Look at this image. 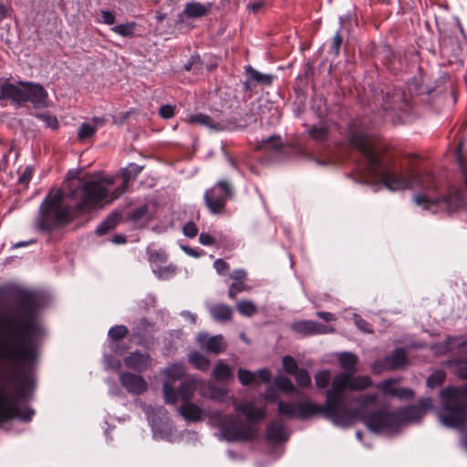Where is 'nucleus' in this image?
I'll use <instances>...</instances> for the list:
<instances>
[{"mask_svg":"<svg viewBox=\"0 0 467 467\" xmlns=\"http://www.w3.org/2000/svg\"><path fill=\"white\" fill-rule=\"evenodd\" d=\"M244 70L246 77L250 78L255 86L270 87L275 78L274 75L261 73L252 66H246Z\"/></svg>","mask_w":467,"mask_h":467,"instance_id":"c85d7f7f","label":"nucleus"},{"mask_svg":"<svg viewBox=\"0 0 467 467\" xmlns=\"http://www.w3.org/2000/svg\"><path fill=\"white\" fill-rule=\"evenodd\" d=\"M330 379V372L329 370H321L315 376V380L317 387L318 389H325L328 386Z\"/></svg>","mask_w":467,"mask_h":467,"instance_id":"603ef678","label":"nucleus"},{"mask_svg":"<svg viewBox=\"0 0 467 467\" xmlns=\"http://www.w3.org/2000/svg\"><path fill=\"white\" fill-rule=\"evenodd\" d=\"M164 374L166 376L162 388L164 400L165 403L173 405L177 402V391L174 382L185 378V368L181 363L171 364L165 369Z\"/></svg>","mask_w":467,"mask_h":467,"instance_id":"9b49d317","label":"nucleus"},{"mask_svg":"<svg viewBox=\"0 0 467 467\" xmlns=\"http://www.w3.org/2000/svg\"><path fill=\"white\" fill-rule=\"evenodd\" d=\"M261 143H262L261 146H264L266 144H268V146H278V147L285 146L281 136L275 135V134L271 135L267 138L262 139Z\"/></svg>","mask_w":467,"mask_h":467,"instance_id":"13d9d810","label":"nucleus"},{"mask_svg":"<svg viewBox=\"0 0 467 467\" xmlns=\"http://www.w3.org/2000/svg\"><path fill=\"white\" fill-rule=\"evenodd\" d=\"M378 395L377 394H363L356 398L355 401L358 404V408L356 410H360V413L358 414H353V419L358 418L359 420L362 419V415L365 413H368V411H366L365 409L369 404H375L378 402Z\"/></svg>","mask_w":467,"mask_h":467,"instance_id":"473e14b6","label":"nucleus"},{"mask_svg":"<svg viewBox=\"0 0 467 467\" xmlns=\"http://www.w3.org/2000/svg\"><path fill=\"white\" fill-rule=\"evenodd\" d=\"M182 232L185 236L193 238L198 234V227L193 222H188L184 224Z\"/></svg>","mask_w":467,"mask_h":467,"instance_id":"052dcab7","label":"nucleus"},{"mask_svg":"<svg viewBox=\"0 0 467 467\" xmlns=\"http://www.w3.org/2000/svg\"><path fill=\"white\" fill-rule=\"evenodd\" d=\"M451 364L455 366V375L461 379H467V358L453 359Z\"/></svg>","mask_w":467,"mask_h":467,"instance_id":"de8ad7c7","label":"nucleus"},{"mask_svg":"<svg viewBox=\"0 0 467 467\" xmlns=\"http://www.w3.org/2000/svg\"><path fill=\"white\" fill-rule=\"evenodd\" d=\"M237 311L244 317H253L257 312L256 306L250 300H241L236 304Z\"/></svg>","mask_w":467,"mask_h":467,"instance_id":"a19ab883","label":"nucleus"},{"mask_svg":"<svg viewBox=\"0 0 467 467\" xmlns=\"http://www.w3.org/2000/svg\"><path fill=\"white\" fill-rule=\"evenodd\" d=\"M135 27H136V23L130 22V23L117 25L112 27V31L121 36L130 37L134 35Z\"/></svg>","mask_w":467,"mask_h":467,"instance_id":"37998d69","label":"nucleus"},{"mask_svg":"<svg viewBox=\"0 0 467 467\" xmlns=\"http://www.w3.org/2000/svg\"><path fill=\"white\" fill-rule=\"evenodd\" d=\"M119 381L129 393L136 395L142 394L148 388L146 380L141 376L131 372H120Z\"/></svg>","mask_w":467,"mask_h":467,"instance_id":"a211bd4d","label":"nucleus"},{"mask_svg":"<svg viewBox=\"0 0 467 467\" xmlns=\"http://www.w3.org/2000/svg\"><path fill=\"white\" fill-rule=\"evenodd\" d=\"M351 373L341 372L332 380L331 388L326 391V403L330 408L339 424L348 425L353 420V414L360 413V410H351L346 405L344 391L350 389Z\"/></svg>","mask_w":467,"mask_h":467,"instance_id":"423d86ee","label":"nucleus"},{"mask_svg":"<svg viewBox=\"0 0 467 467\" xmlns=\"http://www.w3.org/2000/svg\"><path fill=\"white\" fill-rule=\"evenodd\" d=\"M382 109L389 116L394 124L401 122L399 112L407 113L412 109L410 97L407 95L405 88L400 87L389 88L382 96Z\"/></svg>","mask_w":467,"mask_h":467,"instance_id":"1a4fd4ad","label":"nucleus"},{"mask_svg":"<svg viewBox=\"0 0 467 467\" xmlns=\"http://www.w3.org/2000/svg\"><path fill=\"white\" fill-rule=\"evenodd\" d=\"M408 363L407 352L403 348H396L392 353L376 360L372 365L373 372L379 374L384 370H396Z\"/></svg>","mask_w":467,"mask_h":467,"instance_id":"ddd939ff","label":"nucleus"},{"mask_svg":"<svg viewBox=\"0 0 467 467\" xmlns=\"http://www.w3.org/2000/svg\"><path fill=\"white\" fill-rule=\"evenodd\" d=\"M349 146H375L378 139L368 133L357 121H351L348 127Z\"/></svg>","mask_w":467,"mask_h":467,"instance_id":"2eb2a0df","label":"nucleus"},{"mask_svg":"<svg viewBox=\"0 0 467 467\" xmlns=\"http://www.w3.org/2000/svg\"><path fill=\"white\" fill-rule=\"evenodd\" d=\"M233 197L232 185L227 181L222 180L204 192L203 200L211 213L222 214L225 210L226 202Z\"/></svg>","mask_w":467,"mask_h":467,"instance_id":"9d476101","label":"nucleus"},{"mask_svg":"<svg viewBox=\"0 0 467 467\" xmlns=\"http://www.w3.org/2000/svg\"><path fill=\"white\" fill-rule=\"evenodd\" d=\"M212 6L211 3L207 5L200 2H190L185 5V7L180 16H185L187 18H199L206 16Z\"/></svg>","mask_w":467,"mask_h":467,"instance_id":"bb28decb","label":"nucleus"},{"mask_svg":"<svg viewBox=\"0 0 467 467\" xmlns=\"http://www.w3.org/2000/svg\"><path fill=\"white\" fill-rule=\"evenodd\" d=\"M141 166L130 163L115 177L95 180L91 177L67 173L64 189L49 192L39 207L36 228L51 233L69 223L78 215L89 212L104 201L118 199L135 180Z\"/></svg>","mask_w":467,"mask_h":467,"instance_id":"f03ea898","label":"nucleus"},{"mask_svg":"<svg viewBox=\"0 0 467 467\" xmlns=\"http://www.w3.org/2000/svg\"><path fill=\"white\" fill-rule=\"evenodd\" d=\"M189 362L201 371H207L211 365L210 359L198 351H192L189 354Z\"/></svg>","mask_w":467,"mask_h":467,"instance_id":"f704fd0d","label":"nucleus"},{"mask_svg":"<svg viewBox=\"0 0 467 467\" xmlns=\"http://www.w3.org/2000/svg\"><path fill=\"white\" fill-rule=\"evenodd\" d=\"M197 389V380L192 377H185L182 381L178 388H176L177 391V400L180 399L182 400L183 402L186 400H191L193 397V394Z\"/></svg>","mask_w":467,"mask_h":467,"instance_id":"cd10ccee","label":"nucleus"},{"mask_svg":"<svg viewBox=\"0 0 467 467\" xmlns=\"http://www.w3.org/2000/svg\"><path fill=\"white\" fill-rule=\"evenodd\" d=\"M293 150H296L298 155L307 161H315L320 165H326L332 163L334 161L331 156L330 148H324L326 150L325 153L317 154L314 152L313 148H292Z\"/></svg>","mask_w":467,"mask_h":467,"instance_id":"393cba45","label":"nucleus"},{"mask_svg":"<svg viewBox=\"0 0 467 467\" xmlns=\"http://www.w3.org/2000/svg\"><path fill=\"white\" fill-rule=\"evenodd\" d=\"M97 130L95 127L91 126L89 122H84L80 125L78 130V139L79 142L85 143L88 139L92 138L96 134Z\"/></svg>","mask_w":467,"mask_h":467,"instance_id":"58836bf2","label":"nucleus"},{"mask_svg":"<svg viewBox=\"0 0 467 467\" xmlns=\"http://www.w3.org/2000/svg\"><path fill=\"white\" fill-rule=\"evenodd\" d=\"M197 342L200 347L211 353L219 354L226 349V344L222 335L208 337L207 334H199Z\"/></svg>","mask_w":467,"mask_h":467,"instance_id":"4be33fe9","label":"nucleus"},{"mask_svg":"<svg viewBox=\"0 0 467 467\" xmlns=\"http://www.w3.org/2000/svg\"><path fill=\"white\" fill-rule=\"evenodd\" d=\"M100 14L105 24L113 25L115 23L116 17L114 12L109 10H101Z\"/></svg>","mask_w":467,"mask_h":467,"instance_id":"0e129e2a","label":"nucleus"},{"mask_svg":"<svg viewBox=\"0 0 467 467\" xmlns=\"http://www.w3.org/2000/svg\"><path fill=\"white\" fill-rule=\"evenodd\" d=\"M354 323L358 327V328L365 333H372V326L366 321L361 316L355 314L354 315Z\"/></svg>","mask_w":467,"mask_h":467,"instance_id":"6e6d98bb","label":"nucleus"},{"mask_svg":"<svg viewBox=\"0 0 467 467\" xmlns=\"http://www.w3.org/2000/svg\"><path fill=\"white\" fill-rule=\"evenodd\" d=\"M147 213H148L147 206H140L132 211L131 218H132V220H135V221L140 220V219L144 218V216L147 214Z\"/></svg>","mask_w":467,"mask_h":467,"instance_id":"69168bd1","label":"nucleus"},{"mask_svg":"<svg viewBox=\"0 0 467 467\" xmlns=\"http://www.w3.org/2000/svg\"><path fill=\"white\" fill-rule=\"evenodd\" d=\"M309 136L317 141H326L328 138L329 130L325 124L314 125L308 131Z\"/></svg>","mask_w":467,"mask_h":467,"instance_id":"4c0bfd02","label":"nucleus"},{"mask_svg":"<svg viewBox=\"0 0 467 467\" xmlns=\"http://www.w3.org/2000/svg\"><path fill=\"white\" fill-rule=\"evenodd\" d=\"M223 437L228 441H248L256 438V430L250 424L240 421L233 414L213 416Z\"/></svg>","mask_w":467,"mask_h":467,"instance_id":"6e6552de","label":"nucleus"},{"mask_svg":"<svg viewBox=\"0 0 467 467\" xmlns=\"http://www.w3.org/2000/svg\"><path fill=\"white\" fill-rule=\"evenodd\" d=\"M213 267L219 275H223L229 269V265L223 259H216L213 263Z\"/></svg>","mask_w":467,"mask_h":467,"instance_id":"680f3d73","label":"nucleus"},{"mask_svg":"<svg viewBox=\"0 0 467 467\" xmlns=\"http://www.w3.org/2000/svg\"><path fill=\"white\" fill-rule=\"evenodd\" d=\"M455 160L462 173L464 185L467 187V161L462 153V148H455Z\"/></svg>","mask_w":467,"mask_h":467,"instance_id":"79ce46f5","label":"nucleus"},{"mask_svg":"<svg viewBox=\"0 0 467 467\" xmlns=\"http://www.w3.org/2000/svg\"><path fill=\"white\" fill-rule=\"evenodd\" d=\"M282 363L285 371L288 374L294 375L299 369L296 359L292 356H285Z\"/></svg>","mask_w":467,"mask_h":467,"instance_id":"3c124183","label":"nucleus"},{"mask_svg":"<svg viewBox=\"0 0 467 467\" xmlns=\"http://www.w3.org/2000/svg\"><path fill=\"white\" fill-rule=\"evenodd\" d=\"M442 404L441 420L447 427L459 428L467 420V384L448 386L441 389Z\"/></svg>","mask_w":467,"mask_h":467,"instance_id":"39448f33","label":"nucleus"},{"mask_svg":"<svg viewBox=\"0 0 467 467\" xmlns=\"http://www.w3.org/2000/svg\"><path fill=\"white\" fill-rule=\"evenodd\" d=\"M213 377L217 381H226L232 377V370L226 363L220 360L213 370Z\"/></svg>","mask_w":467,"mask_h":467,"instance_id":"c9c22d12","label":"nucleus"},{"mask_svg":"<svg viewBox=\"0 0 467 467\" xmlns=\"http://www.w3.org/2000/svg\"><path fill=\"white\" fill-rule=\"evenodd\" d=\"M420 416V410L415 407H401L394 410L379 409L362 415L360 420L372 433H394Z\"/></svg>","mask_w":467,"mask_h":467,"instance_id":"20e7f679","label":"nucleus"},{"mask_svg":"<svg viewBox=\"0 0 467 467\" xmlns=\"http://www.w3.org/2000/svg\"><path fill=\"white\" fill-rule=\"evenodd\" d=\"M129 333V329L124 325H118L109 328L108 336L113 341H119L126 337Z\"/></svg>","mask_w":467,"mask_h":467,"instance_id":"49530a36","label":"nucleus"},{"mask_svg":"<svg viewBox=\"0 0 467 467\" xmlns=\"http://www.w3.org/2000/svg\"><path fill=\"white\" fill-rule=\"evenodd\" d=\"M343 44V36L340 32H337L332 39L329 52L334 57H338L341 46Z\"/></svg>","mask_w":467,"mask_h":467,"instance_id":"5fc2aeb1","label":"nucleus"},{"mask_svg":"<svg viewBox=\"0 0 467 467\" xmlns=\"http://www.w3.org/2000/svg\"><path fill=\"white\" fill-rule=\"evenodd\" d=\"M230 277L236 281L235 283L244 282L246 278V272L243 269H237L232 272Z\"/></svg>","mask_w":467,"mask_h":467,"instance_id":"774afa93","label":"nucleus"},{"mask_svg":"<svg viewBox=\"0 0 467 467\" xmlns=\"http://www.w3.org/2000/svg\"><path fill=\"white\" fill-rule=\"evenodd\" d=\"M33 171L30 167H26L19 177L18 182L20 184L27 185L32 179Z\"/></svg>","mask_w":467,"mask_h":467,"instance_id":"e2e57ef3","label":"nucleus"},{"mask_svg":"<svg viewBox=\"0 0 467 467\" xmlns=\"http://www.w3.org/2000/svg\"><path fill=\"white\" fill-rule=\"evenodd\" d=\"M275 384L279 390L291 393L295 390V386L287 377H277Z\"/></svg>","mask_w":467,"mask_h":467,"instance_id":"09e8293b","label":"nucleus"},{"mask_svg":"<svg viewBox=\"0 0 467 467\" xmlns=\"http://www.w3.org/2000/svg\"><path fill=\"white\" fill-rule=\"evenodd\" d=\"M405 90L407 95L410 97V103H412L413 97L431 94L432 88L424 86L421 81L414 78L407 82Z\"/></svg>","mask_w":467,"mask_h":467,"instance_id":"7c9ffc66","label":"nucleus"},{"mask_svg":"<svg viewBox=\"0 0 467 467\" xmlns=\"http://www.w3.org/2000/svg\"><path fill=\"white\" fill-rule=\"evenodd\" d=\"M358 357L350 352H343L338 357V362L342 368L346 369L351 376L356 372V366L358 364Z\"/></svg>","mask_w":467,"mask_h":467,"instance_id":"72a5a7b5","label":"nucleus"},{"mask_svg":"<svg viewBox=\"0 0 467 467\" xmlns=\"http://www.w3.org/2000/svg\"><path fill=\"white\" fill-rule=\"evenodd\" d=\"M350 390H364L372 385V379L369 376H350Z\"/></svg>","mask_w":467,"mask_h":467,"instance_id":"e433bc0d","label":"nucleus"},{"mask_svg":"<svg viewBox=\"0 0 467 467\" xmlns=\"http://www.w3.org/2000/svg\"><path fill=\"white\" fill-rule=\"evenodd\" d=\"M271 372L268 368H261L255 372L240 368L237 371V378L243 386L252 384L259 385L261 383H268L271 380Z\"/></svg>","mask_w":467,"mask_h":467,"instance_id":"f3484780","label":"nucleus"},{"mask_svg":"<svg viewBox=\"0 0 467 467\" xmlns=\"http://www.w3.org/2000/svg\"><path fill=\"white\" fill-rule=\"evenodd\" d=\"M124 364L127 368L141 373L150 367L151 358L148 353L136 350L124 358Z\"/></svg>","mask_w":467,"mask_h":467,"instance_id":"412c9836","label":"nucleus"},{"mask_svg":"<svg viewBox=\"0 0 467 467\" xmlns=\"http://www.w3.org/2000/svg\"><path fill=\"white\" fill-rule=\"evenodd\" d=\"M179 412L180 415L187 421L197 422L203 420L202 410L191 400L182 402L179 409Z\"/></svg>","mask_w":467,"mask_h":467,"instance_id":"a878e982","label":"nucleus"},{"mask_svg":"<svg viewBox=\"0 0 467 467\" xmlns=\"http://www.w3.org/2000/svg\"><path fill=\"white\" fill-rule=\"evenodd\" d=\"M199 242L205 246H210L214 244L215 239L208 233H202L199 236Z\"/></svg>","mask_w":467,"mask_h":467,"instance_id":"338daca9","label":"nucleus"},{"mask_svg":"<svg viewBox=\"0 0 467 467\" xmlns=\"http://www.w3.org/2000/svg\"><path fill=\"white\" fill-rule=\"evenodd\" d=\"M348 155L358 162L361 169L379 181L391 191H400L420 184L423 192L414 196L417 205L437 213L441 211L456 212L463 209L467 213L463 191L451 189L448 194L442 193L436 178L430 173L423 175L405 174L396 164L389 148H348Z\"/></svg>","mask_w":467,"mask_h":467,"instance_id":"7ed1b4c3","label":"nucleus"},{"mask_svg":"<svg viewBox=\"0 0 467 467\" xmlns=\"http://www.w3.org/2000/svg\"><path fill=\"white\" fill-rule=\"evenodd\" d=\"M176 106L171 104L161 105L159 109V116L163 119H170L175 116Z\"/></svg>","mask_w":467,"mask_h":467,"instance_id":"864d4df0","label":"nucleus"},{"mask_svg":"<svg viewBox=\"0 0 467 467\" xmlns=\"http://www.w3.org/2000/svg\"><path fill=\"white\" fill-rule=\"evenodd\" d=\"M196 66H197L198 69H200L201 66H202V61H201L200 56L197 54L191 56L189 60L184 64L183 68L186 71H191V70H193Z\"/></svg>","mask_w":467,"mask_h":467,"instance_id":"bf43d9fd","label":"nucleus"},{"mask_svg":"<svg viewBox=\"0 0 467 467\" xmlns=\"http://www.w3.org/2000/svg\"><path fill=\"white\" fill-rule=\"evenodd\" d=\"M133 337L138 339L137 344L150 348L154 343V324L147 318H140L132 328Z\"/></svg>","mask_w":467,"mask_h":467,"instance_id":"dca6fc26","label":"nucleus"},{"mask_svg":"<svg viewBox=\"0 0 467 467\" xmlns=\"http://www.w3.org/2000/svg\"><path fill=\"white\" fill-rule=\"evenodd\" d=\"M25 88L19 84L5 82L0 86V100L8 99L16 104H22Z\"/></svg>","mask_w":467,"mask_h":467,"instance_id":"b1692460","label":"nucleus"},{"mask_svg":"<svg viewBox=\"0 0 467 467\" xmlns=\"http://www.w3.org/2000/svg\"><path fill=\"white\" fill-rule=\"evenodd\" d=\"M188 122L190 124L213 127V119L210 116L203 113H196L190 115L188 118Z\"/></svg>","mask_w":467,"mask_h":467,"instance_id":"a18cd8bd","label":"nucleus"},{"mask_svg":"<svg viewBox=\"0 0 467 467\" xmlns=\"http://www.w3.org/2000/svg\"><path fill=\"white\" fill-rule=\"evenodd\" d=\"M266 439L269 442L278 444L287 440L285 425L281 420H271L266 425Z\"/></svg>","mask_w":467,"mask_h":467,"instance_id":"5701e85b","label":"nucleus"},{"mask_svg":"<svg viewBox=\"0 0 467 467\" xmlns=\"http://www.w3.org/2000/svg\"><path fill=\"white\" fill-rule=\"evenodd\" d=\"M407 407H415L420 410V416L410 420V422H413L420 420L427 410L432 409L433 403L431 398H422L417 405H408Z\"/></svg>","mask_w":467,"mask_h":467,"instance_id":"c03bdc74","label":"nucleus"},{"mask_svg":"<svg viewBox=\"0 0 467 467\" xmlns=\"http://www.w3.org/2000/svg\"><path fill=\"white\" fill-rule=\"evenodd\" d=\"M445 379L446 373L441 369H437L427 378L426 383L430 389H435L441 386L445 382Z\"/></svg>","mask_w":467,"mask_h":467,"instance_id":"ea45409f","label":"nucleus"},{"mask_svg":"<svg viewBox=\"0 0 467 467\" xmlns=\"http://www.w3.org/2000/svg\"><path fill=\"white\" fill-rule=\"evenodd\" d=\"M400 379H388L378 383L377 387L386 395L400 400H411L414 397L413 390L409 388H397Z\"/></svg>","mask_w":467,"mask_h":467,"instance_id":"6ab92c4d","label":"nucleus"},{"mask_svg":"<svg viewBox=\"0 0 467 467\" xmlns=\"http://www.w3.org/2000/svg\"><path fill=\"white\" fill-rule=\"evenodd\" d=\"M290 329L302 337L331 334L335 331L332 327L323 325L314 320H300L294 322L290 325Z\"/></svg>","mask_w":467,"mask_h":467,"instance_id":"4468645a","label":"nucleus"},{"mask_svg":"<svg viewBox=\"0 0 467 467\" xmlns=\"http://www.w3.org/2000/svg\"><path fill=\"white\" fill-rule=\"evenodd\" d=\"M18 84L25 88L23 103L30 102L35 109H44L48 106V94L41 84L22 80Z\"/></svg>","mask_w":467,"mask_h":467,"instance_id":"f8f14e48","label":"nucleus"},{"mask_svg":"<svg viewBox=\"0 0 467 467\" xmlns=\"http://www.w3.org/2000/svg\"><path fill=\"white\" fill-rule=\"evenodd\" d=\"M277 411L280 415L286 416L289 419H298L301 420L322 414L326 419L330 420L335 425L342 426L339 424V421L327 403L319 405L311 400H302L297 402L279 400Z\"/></svg>","mask_w":467,"mask_h":467,"instance_id":"0eeeda50","label":"nucleus"},{"mask_svg":"<svg viewBox=\"0 0 467 467\" xmlns=\"http://www.w3.org/2000/svg\"><path fill=\"white\" fill-rule=\"evenodd\" d=\"M17 308L22 314L19 319H3L13 330L12 341L5 338L0 346V358L11 363L14 368V377L11 379L16 383V389L12 396L7 395L5 389H0V423L16 418L28 422L35 415L33 409H20L17 403L27 399L33 389V380L27 371L37 358V341L44 334L37 320L39 302L34 293L21 291L17 295Z\"/></svg>","mask_w":467,"mask_h":467,"instance_id":"f257e3e1","label":"nucleus"},{"mask_svg":"<svg viewBox=\"0 0 467 467\" xmlns=\"http://www.w3.org/2000/svg\"><path fill=\"white\" fill-rule=\"evenodd\" d=\"M294 375L298 386L306 388L311 384V378L306 369L299 368Z\"/></svg>","mask_w":467,"mask_h":467,"instance_id":"8fccbe9b","label":"nucleus"},{"mask_svg":"<svg viewBox=\"0 0 467 467\" xmlns=\"http://www.w3.org/2000/svg\"><path fill=\"white\" fill-rule=\"evenodd\" d=\"M235 410L246 417V419L253 422H258L265 419L266 409L255 408L254 403L250 400H244L234 405Z\"/></svg>","mask_w":467,"mask_h":467,"instance_id":"aec40b11","label":"nucleus"},{"mask_svg":"<svg viewBox=\"0 0 467 467\" xmlns=\"http://www.w3.org/2000/svg\"><path fill=\"white\" fill-rule=\"evenodd\" d=\"M247 289L248 286L244 282L233 283L229 287L228 296L231 299H235L240 292L245 291Z\"/></svg>","mask_w":467,"mask_h":467,"instance_id":"4d7b16f0","label":"nucleus"},{"mask_svg":"<svg viewBox=\"0 0 467 467\" xmlns=\"http://www.w3.org/2000/svg\"><path fill=\"white\" fill-rule=\"evenodd\" d=\"M211 317L218 322H226L232 319L233 310L225 304H215L210 306Z\"/></svg>","mask_w":467,"mask_h":467,"instance_id":"c756f323","label":"nucleus"},{"mask_svg":"<svg viewBox=\"0 0 467 467\" xmlns=\"http://www.w3.org/2000/svg\"><path fill=\"white\" fill-rule=\"evenodd\" d=\"M120 215L118 213H111L103 222L96 228V234L102 236L113 230L119 223Z\"/></svg>","mask_w":467,"mask_h":467,"instance_id":"2f4dec72","label":"nucleus"}]
</instances>
